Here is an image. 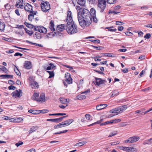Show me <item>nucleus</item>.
Instances as JSON below:
<instances>
[{
    "label": "nucleus",
    "instance_id": "f257e3e1",
    "mask_svg": "<svg viewBox=\"0 0 152 152\" xmlns=\"http://www.w3.org/2000/svg\"><path fill=\"white\" fill-rule=\"evenodd\" d=\"M90 12L87 9H83L82 12L78 13V20L80 25L83 28L88 26L91 24L92 17Z\"/></svg>",
    "mask_w": 152,
    "mask_h": 152
},
{
    "label": "nucleus",
    "instance_id": "f03ea898",
    "mask_svg": "<svg viewBox=\"0 0 152 152\" xmlns=\"http://www.w3.org/2000/svg\"><path fill=\"white\" fill-rule=\"evenodd\" d=\"M66 21V29L68 34L72 35L77 33L78 31L77 26L75 24L73 20L71 11L68 12Z\"/></svg>",
    "mask_w": 152,
    "mask_h": 152
},
{
    "label": "nucleus",
    "instance_id": "7ed1b4c3",
    "mask_svg": "<svg viewBox=\"0 0 152 152\" xmlns=\"http://www.w3.org/2000/svg\"><path fill=\"white\" fill-rule=\"evenodd\" d=\"M92 3H97V10L101 12H103L106 7V1L105 0H88Z\"/></svg>",
    "mask_w": 152,
    "mask_h": 152
},
{
    "label": "nucleus",
    "instance_id": "20e7f679",
    "mask_svg": "<svg viewBox=\"0 0 152 152\" xmlns=\"http://www.w3.org/2000/svg\"><path fill=\"white\" fill-rule=\"evenodd\" d=\"M41 7L42 11L46 12L50 9V4L48 1L44 2L41 4Z\"/></svg>",
    "mask_w": 152,
    "mask_h": 152
},
{
    "label": "nucleus",
    "instance_id": "39448f33",
    "mask_svg": "<svg viewBox=\"0 0 152 152\" xmlns=\"http://www.w3.org/2000/svg\"><path fill=\"white\" fill-rule=\"evenodd\" d=\"M34 30L36 31H38L40 33H42L45 34L47 32L46 28L42 26H34Z\"/></svg>",
    "mask_w": 152,
    "mask_h": 152
},
{
    "label": "nucleus",
    "instance_id": "423d86ee",
    "mask_svg": "<svg viewBox=\"0 0 152 152\" xmlns=\"http://www.w3.org/2000/svg\"><path fill=\"white\" fill-rule=\"evenodd\" d=\"M139 139L138 137L134 136L129 138L127 140H125L124 142L125 143H132L137 141Z\"/></svg>",
    "mask_w": 152,
    "mask_h": 152
},
{
    "label": "nucleus",
    "instance_id": "0eeeda50",
    "mask_svg": "<svg viewBox=\"0 0 152 152\" xmlns=\"http://www.w3.org/2000/svg\"><path fill=\"white\" fill-rule=\"evenodd\" d=\"M68 116V115H66L61 117L59 118H58L48 119L47 120V121L58 123L61 122L63 118L66 117H67Z\"/></svg>",
    "mask_w": 152,
    "mask_h": 152
},
{
    "label": "nucleus",
    "instance_id": "6e6552de",
    "mask_svg": "<svg viewBox=\"0 0 152 152\" xmlns=\"http://www.w3.org/2000/svg\"><path fill=\"white\" fill-rule=\"evenodd\" d=\"M127 108V106L126 105H123L119 106L116 109L117 110L118 114L121 113L123 112Z\"/></svg>",
    "mask_w": 152,
    "mask_h": 152
},
{
    "label": "nucleus",
    "instance_id": "1a4fd4ad",
    "mask_svg": "<svg viewBox=\"0 0 152 152\" xmlns=\"http://www.w3.org/2000/svg\"><path fill=\"white\" fill-rule=\"evenodd\" d=\"M96 80L95 83H94L96 85L99 86H100L102 84H103L104 83L106 82L105 80H103L100 78H98L97 77L95 78Z\"/></svg>",
    "mask_w": 152,
    "mask_h": 152
},
{
    "label": "nucleus",
    "instance_id": "9d476101",
    "mask_svg": "<svg viewBox=\"0 0 152 152\" xmlns=\"http://www.w3.org/2000/svg\"><path fill=\"white\" fill-rule=\"evenodd\" d=\"M22 91L19 90V91L18 90H16L13 92L12 94V96L15 98L19 97L22 96Z\"/></svg>",
    "mask_w": 152,
    "mask_h": 152
},
{
    "label": "nucleus",
    "instance_id": "9b49d317",
    "mask_svg": "<svg viewBox=\"0 0 152 152\" xmlns=\"http://www.w3.org/2000/svg\"><path fill=\"white\" fill-rule=\"evenodd\" d=\"M23 8H24L25 10L26 11L28 12H29L30 13H31L32 10V7L28 3H26L24 4Z\"/></svg>",
    "mask_w": 152,
    "mask_h": 152
},
{
    "label": "nucleus",
    "instance_id": "f8f14e48",
    "mask_svg": "<svg viewBox=\"0 0 152 152\" xmlns=\"http://www.w3.org/2000/svg\"><path fill=\"white\" fill-rule=\"evenodd\" d=\"M49 28L50 30L52 31H55L54 22L53 20H51L50 21L49 23Z\"/></svg>",
    "mask_w": 152,
    "mask_h": 152
},
{
    "label": "nucleus",
    "instance_id": "ddd939ff",
    "mask_svg": "<svg viewBox=\"0 0 152 152\" xmlns=\"http://www.w3.org/2000/svg\"><path fill=\"white\" fill-rule=\"evenodd\" d=\"M23 0H19L18 1L16 2V6L19 5V7H17V8H20L21 9H23L24 7V5H23Z\"/></svg>",
    "mask_w": 152,
    "mask_h": 152
},
{
    "label": "nucleus",
    "instance_id": "4468645a",
    "mask_svg": "<svg viewBox=\"0 0 152 152\" xmlns=\"http://www.w3.org/2000/svg\"><path fill=\"white\" fill-rule=\"evenodd\" d=\"M24 67L27 69H29L31 68V62L30 61H26L24 64Z\"/></svg>",
    "mask_w": 152,
    "mask_h": 152
},
{
    "label": "nucleus",
    "instance_id": "2eb2a0df",
    "mask_svg": "<svg viewBox=\"0 0 152 152\" xmlns=\"http://www.w3.org/2000/svg\"><path fill=\"white\" fill-rule=\"evenodd\" d=\"M66 26L64 24H61L58 25L56 27V29L57 30H59V31H62L64 29H66Z\"/></svg>",
    "mask_w": 152,
    "mask_h": 152
},
{
    "label": "nucleus",
    "instance_id": "dca6fc26",
    "mask_svg": "<svg viewBox=\"0 0 152 152\" xmlns=\"http://www.w3.org/2000/svg\"><path fill=\"white\" fill-rule=\"evenodd\" d=\"M37 101H42L43 102H45V94L43 93H41L40 94L39 98L38 99Z\"/></svg>",
    "mask_w": 152,
    "mask_h": 152
},
{
    "label": "nucleus",
    "instance_id": "f3484780",
    "mask_svg": "<svg viewBox=\"0 0 152 152\" xmlns=\"http://www.w3.org/2000/svg\"><path fill=\"white\" fill-rule=\"evenodd\" d=\"M23 119L22 118H10V122H19L23 121Z\"/></svg>",
    "mask_w": 152,
    "mask_h": 152
},
{
    "label": "nucleus",
    "instance_id": "a211bd4d",
    "mask_svg": "<svg viewBox=\"0 0 152 152\" xmlns=\"http://www.w3.org/2000/svg\"><path fill=\"white\" fill-rule=\"evenodd\" d=\"M107 106V105L106 104H101L99 105H97L96 107V109L97 110H100L104 108Z\"/></svg>",
    "mask_w": 152,
    "mask_h": 152
},
{
    "label": "nucleus",
    "instance_id": "6ab92c4d",
    "mask_svg": "<svg viewBox=\"0 0 152 152\" xmlns=\"http://www.w3.org/2000/svg\"><path fill=\"white\" fill-rule=\"evenodd\" d=\"M31 87L33 88H37L39 85L38 83L36 81H34L31 84Z\"/></svg>",
    "mask_w": 152,
    "mask_h": 152
},
{
    "label": "nucleus",
    "instance_id": "aec40b11",
    "mask_svg": "<svg viewBox=\"0 0 152 152\" xmlns=\"http://www.w3.org/2000/svg\"><path fill=\"white\" fill-rule=\"evenodd\" d=\"M39 94L38 93L34 92L33 95L32 97V99L34 100H36L37 101L38 96Z\"/></svg>",
    "mask_w": 152,
    "mask_h": 152
},
{
    "label": "nucleus",
    "instance_id": "412c9836",
    "mask_svg": "<svg viewBox=\"0 0 152 152\" xmlns=\"http://www.w3.org/2000/svg\"><path fill=\"white\" fill-rule=\"evenodd\" d=\"M78 4L81 6H84L86 4V0H76Z\"/></svg>",
    "mask_w": 152,
    "mask_h": 152
},
{
    "label": "nucleus",
    "instance_id": "4be33fe9",
    "mask_svg": "<svg viewBox=\"0 0 152 152\" xmlns=\"http://www.w3.org/2000/svg\"><path fill=\"white\" fill-rule=\"evenodd\" d=\"M28 112L33 114H37L39 113V110H34L30 109L28 110Z\"/></svg>",
    "mask_w": 152,
    "mask_h": 152
},
{
    "label": "nucleus",
    "instance_id": "5701e85b",
    "mask_svg": "<svg viewBox=\"0 0 152 152\" xmlns=\"http://www.w3.org/2000/svg\"><path fill=\"white\" fill-rule=\"evenodd\" d=\"M5 27V24L3 22L0 21V31H4Z\"/></svg>",
    "mask_w": 152,
    "mask_h": 152
},
{
    "label": "nucleus",
    "instance_id": "b1692460",
    "mask_svg": "<svg viewBox=\"0 0 152 152\" xmlns=\"http://www.w3.org/2000/svg\"><path fill=\"white\" fill-rule=\"evenodd\" d=\"M14 66V70L16 74L20 76L21 75V73L19 71V69H18V68L16 67V66L13 65Z\"/></svg>",
    "mask_w": 152,
    "mask_h": 152
},
{
    "label": "nucleus",
    "instance_id": "393cba45",
    "mask_svg": "<svg viewBox=\"0 0 152 152\" xmlns=\"http://www.w3.org/2000/svg\"><path fill=\"white\" fill-rule=\"evenodd\" d=\"M24 24L28 28H34V26L33 25L28 23L26 22H24Z\"/></svg>",
    "mask_w": 152,
    "mask_h": 152
},
{
    "label": "nucleus",
    "instance_id": "a878e982",
    "mask_svg": "<svg viewBox=\"0 0 152 152\" xmlns=\"http://www.w3.org/2000/svg\"><path fill=\"white\" fill-rule=\"evenodd\" d=\"M40 33L36 32L33 35V37H36L37 39H40L41 38V35Z\"/></svg>",
    "mask_w": 152,
    "mask_h": 152
},
{
    "label": "nucleus",
    "instance_id": "bb28decb",
    "mask_svg": "<svg viewBox=\"0 0 152 152\" xmlns=\"http://www.w3.org/2000/svg\"><path fill=\"white\" fill-rule=\"evenodd\" d=\"M86 98L85 95H83L81 94H79L76 96V98L78 99H84Z\"/></svg>",
    "mask_w": 152,
    "mask_h": 152
},
{
    "label": "nucleus",
    "instance_id": "cd10ccee",
    "mask_svg": "<svg viewBox=\"0 0 152 152\" xmlns=\"http://www.w3.org/2000/svg\"><path fill=\"white\" fill-rule=\"evenodd\" d=\"M58 100L63 104H65L67 102V99L63 98H60Z\"/></svg>",
    "mask_w": 152,
    "mask_h": 152
},
{
    "label": "nucleus",
    "instance_id": "c85d7f7f",
    "mask_svg": "<svg viewBox=\"0 0 152 152\" xmlns=\"http://www.w3.org/2000/svg\"><path fill=\"white\" fill-rule=\"evenodd\" d=\"M3 17L5 18H8L10 17L8 10H6L4 12Z\"/></svg>",
    "mask_w": 152,
    "mask_h": 152
},
{
    "label": "nucleus",
    "instance_id": "c756f323",
    "mask_svg": "<svg viewBox=\"0 0 152 152\" xmlns=\"http://www.w3.org/2000/svg\"><path fill=\"white\" fill-rule=\"evenodd\" d=\"M86 143V142H81L77 143L75 144L74 146H81L85 144Z\"/></svg>",
    "mask_w": 152,
    "mask_h": 152
},
{
    "label": "nucleus",
    "instance_id": "7c9ffc66",
    "mask_svg": "<svg viewBox=\"0 0 152 152\" xmlns=\"http://www.w3.org/2000/svg\"><path fill=\"white\" fill-rule=\"evenodd\" d=\"M119 94V92L117 90H115L113 91L112 94L111 95V97H113L117 96Z\"/></svg>",
    "mask_w": 152,
    "mask_h": 152
},
{
    "label": "nucleus",
    "instance_id": "2f4dec72",
    "mask_svg": "<svg viewBox=\"0 0 152 152\" xmlns=\"http://www.w3.org/2000/svg\"><path fill=\"white\" fill-rule=\"evenodd\" d=\"M49 65L50 66H48L47 67V70H50L51 69H54L55 67V66H54L53 64L52 63H50L49 64Z\"/></svg>",
    "mask_w": 152,
    "mask_h": 152
},
{
    "label": "nucleus",
    "instance_id": "473e14b6",
    "mask_svg": "<svg viewBox=\"0 0 152 152\" xmlns=\"http://www.w3.org/2000/svg\"><path fill=\"white\" fill-rule=\"evenodd\" d=\"M90 12L91 14V15L92 17L93 15H96V10L94 8H91Z\"/></svg>",
    "mask_w": 152,
    "mask_h": 152
},
{
    "label": "nucleus",
    "instance_id": "72a5a7b5",
    "mask_svg": "<svg viewBox=\"0 0 152 152\" xmlns=\"http://www.w3.org/2000/svg\"><path fill=\"white\" fill-rule=\"evenodd\" d=\"M105 56L107 57H116L115 55H113V53H106L103 54Z\"/></svg>",
    "mask_w": 152,
    "mask_h": 152
},
{
    "label": "nucleus",
    "instance_id": "f704fd0d",
    "mask_svg": "<svg viewBox=\"0 0 152 152\" xmlns=\"http://www.w3.org/2000/svg\"><path fill=\"white\" fill-rule=\"evenodd\" d=\"M48 35L47 37H50V38H52L53 37H54L56 36L55 32H53V31H52L51 32H50V33H48Z\"/></svg>",
    "mask_w": 152,
    "mask_h": 152
},
{
    "label": "nucleus",
    "instance_id": "c9c22d12",
    "mask_svg": "<svg viewBox=\"0 0 152 152\" xmlns=\"http://www.w3.org/2000/svg\"><path fill=\"white\" fill-rule=\"evenodd\" d=\"M66 115L65 113H53L52 114H50L49 115V116H53V115Z\"/></svg>",
    "mask_w": 152,
    "mask_h": 152
},
{
    "label": "nucleus",
    "instance_id": "e433bc0d",
    "mask_svg": "<svg viewBox=\"0 0 152 152\" xmlns=\"http://www.w3.org/2000/svg\"><path fill=\"white\" fill-rule=\"evenodd\" d=\"M25 30L26 31V33L30 36L32 35L34 33L33 31H29L27 30V28H25Z\"/></svg>",
    "mask_w": 152,
    "mask_h": 152
},
{
    "label": "nucleus",
    "instance_id": "4c0bfd02",
    "mask_svg": "<svg viewBox=\"0 0 152 152\" xmlns=\"http://www.w3.org/2000/svg\"><path fill=\"white\" fill-rule=\"evenodd\" d=\"M47 72L49 74V78H51L54 76V74L53 71H47Z\"/></svg>",
    "mask_w": 152,
    "mask_h": 152
},
{
    "label": "nucleus",
    "instance_id": "58836bf2",
    "mask_svg": "<svg viewBox=\"0 0 152 152\" xmlns=\"http://www.w3.org/2000/svg\"><path fill=\"white\" fill-rule=\"evenodd\" d=\"M107 1L109 4H114L118 0H107Z\"/></svg>",
    "mask_w": 152,
    "mask_h": 152
},
{
    "label": "nucleus",
    "instance_id": "ea45409f",
    "mask_svg": "<svg viewBox=\"0 0 152 152\" xmlns=\"http://www.w3.org/2000/svg\"><path fill=\"white\" fill-rule=\"evenodd\" d=\"M0 77H2L3 78H10V75H0Z\"/></svg>",
    "mask_w": 152,
    "mask_h": 152
},
{
    "label": "nucleus",
    "instance_id": "a19ab883",
    "mask_svg": "<svg viewBox=\"0 0 152 152\" xmlns=\"http://www.w3.org/2000/svg\"><path fill=\"white\" fill-rule=\"evenodd\" d=\"M65 81L69 84L72 83V79L71 77L66 79Z\"/></svg>",
    "mask_w": 152,
    "mask_h": 152
},
{
    "label": "nucleus",
    "instance_id": "79ce46f5",
    "mask_svg": "<svg viewBox=\"0 0 152 152\" xmlns=\"http://www.w3.org/2000/svg\"><path fill=\"white\" fill-rule=\"evenodd\" d=\"M152 143V142H151V139H150L145 140L144 142V143L145 144H150Z\"/></svg>",
    "mask_w": 152,
    "mask_h": 152
},
{
    "label": "nucleus",
    "instance_id": "37998d69",
    "mask_svg": "<svg viewBox=\"0 0 152 152\" xmlns=\"http://www.w3.org/2000/svg\"><path fill=\"white\" fill-rule=\"evenodd\" d=\"M110 112L111 113H116V115H118V112H117V110L116 108L110 111Z\"/></svg>",
    "mask_w": 152,
    "mask_h": 152
},
{
    "label": "nucleus",
    "instance_id": "c03bdc74",
    "mask_svg": "<svg viewBox=\"0 0 152 152\" xmlns=\"http://www.w3.org/2000/svg\"><path fill=\"white\" fill-rule=\"evenodd\" d=\"M129 149V152H134L137 151L136 149L133 147H130V149Z\"/></svg>",
    "mask_w": 152,
    "mask_h": 152
},
{
    "label": "nucleus",
    "instance_id": "a18cd8bd",
    "mask_svg": "<svg viewBox=\"0 0 152 152\" xmlns=\"http://www.w3.org/2000/svg\"><path fill=\"white\" fill-rule=\"evenodd\" d=\"M39 113H48L49 112V110L46 109H44L42 110H39Z\"/></svg>",
    "mask_w": 152,
    "mask_h": 152
},
{
    "label": "nucleus",
    "instance_id": "49530a36",
    "mask_svg": "<svg viewBox=\"0 0 152 152\" xmlns=\"http://www.w3.org/2000/svg\"><path fill=\"white\" fill-rule=\"evenodd\" d=\"M36 130V127L34 126H33L30 129L29 132L30 133H32L33 132L35 131Z\"/></svg>",
    "mask_w": 152,
    "mask_h": 152
},
{
    "label": "nucleus",
    "instance_id": "de8ad7c7",
    "mask_svg": "<svg viewBox=\"0 0 152 152\" xmlns=\"http://www.w3.org/2000/svg\"><path fill=\"white\" fill-rule=\"evenodd\" d=\"M2 71L5 73H7L8 70L4 66H2Z\"/></svg>",
    "mask_w": 152,
    "mask_h": 152
},
{
    "label": "nucleus",
    "instance_id": "09e8293b",
    "mask_svg": "<svg viewBox=\"0 0 152 152\" xmlns=\"http://www.w3.org/2000/svg\"><path fill=\"white\" fill-rule=\"evenodd\" d=\"M69 122H67V120L61 123L63 125V127L69 125Z\"/></svg>",
    "mask_w": 152,
    "mask_h": 152
},
{
    "label": "nucleus",
    "instance_id": "8fccbe9b",
    "mask_svg": "<svg viewBox=\"0 0 152 152\" xmlns=\"http://www.w3.org/2000/svg\"><path fill=\"white\" fill-rule=\"evenodd\" d=\"M117 134V132H113L110 134L108 136V137H110L114 136Z\"/></svg>",
    "mask_w": 152,
    "mask_h": 152
},
{
    "label": "nucleus",
    "instance_id": "3c124183",
    "mask_svg": "<svg viewBox=\"0 0 152 152\" xmlns=\"http://www.w3.org/2000/svg\"><path fill=\"white\" fill-rule=\"evenodd\" d=\"M90 41H91L92 42H93L94 43H97L98 44L100 43V41L98 39H95V40L91 39V40H90Z\"/></svg>",
    "mask_w": 152,
    "mask_h": 152
},
{
    "label": "nucleus",
    "instance_id": "603ef678",
    "mask_svg": "<svg viewBox=\"0 0 152 152\" xmlns=\"http://www.w3.org/2000/svg\"><path fill=\"white\" fill-rule=\"evenodd\" d=\"M33 17L34 15H33V14H30L28 15V19L29 20L31 21L33 18Z\"/></svg>",
    "mask_w": 152,
    "mask_h": 152
},
{
    "label": "nucleus",
    "instance_id": "864d4df0",
    "mask_svg": "<svg viewBox=\"0 0 152 152\" xmlns=\"http://www.w3.org/2000/svg\"><path fill=\"white\" fill-rule=\"evenodd\" d=\"M125 33L126 35L129 36H131L133 34L132 33L129 31H126L125 32Z\"/></svg>",
    "mask_w": 152,
    "mask_h": 152
},
{
    "label": "nucleus",
    "instance_id": "5fc2aeb1",
    "mask_svg": "<svg viewBox=\"0 0 152 152\" xmlns=\"http://www.w3.org/2000/svg\"><path fill=\"white\" fill-rule=\"evenodd\" d=\"M55 34H56V36H61L62 35V33L59 31L55 32Z\"/></svg>",
    "mask_w": 152,
    "mask_h": 152
},
{
    "label": "nucleus",
    "instance_id": "6e6d98bb",
    "mask_svg": "<svg viewBox=\"0 0 152 152\" xmlns=\"http://www.w3.org/2000/svg\"><path fill=\"white\" fill-rule=\"evenodd\" d=\"M23 144V142H22L21 141H20L18 142V143H16L15 144V145L17 147H18L20 145H22V144Z\"/></svg>",
    "mask_w": 152,
    "mask_h": 152
},
{
    "label": "nucleus",
    "instance_id": "4d7b16f0",
    "mask_svg": "<svg viewBox=\"0 0 152 152\" xmlns=\"http://www.w3.org/2000/svg\"><path fill=\"white\" fill-rule=\"evenodd\" d=\"M65 77L66 79H69V78H71L70 75L69 73H66L65 74Z\"/></svg>",
    "mask_w": 152,
    "mask_h": 152
},
{
    "label": "nucleus",
    "instance_id": "13d9d810",
    "mask_svg": "<svg viewBox=\"0 0 152 152\" xmlns=\"http://www.w3.org/2000/svg\"><path fill=\"white\" fill-rule=\"evenodd\" d=\"M111 28H114L113 26H112V27H110L107 28L108 29V30L110 31L115 32L117 30V29L116 28H115L114 29H112Z\"/></svg>",
    "mask_w": 152,
    "mask_h": 152
},
{
    "label": "nucleus",
    "instance_id": "bf43d9fd",
    "mask_svg": "<svg viewBox=\"0 0 152 152\" xmlns=\"http://www.w3.org/2000/svg\"><path fill=\"white\" fill-rule=\"evenodd\" d=\"M151 37V35L149 33L146 34V35L144 36V38H145L148 39H149Z\"/></svg>",
    "mask_w": 152,
    "mask_h": 152
},
{
    "label": "nucleus",
    "instance_id": "052dcab7",
    "mask_svg": "<svg viewBox=\"0 0 152 152\" xmlns=\"http://www.w3.org/2000/svg\"><path fill=\"white\" fill-rule=\"evenodd\" d=\"M94 48L97 50H101L102 49V47L101 46H93Z\"/></svg>",
    "mask_w": 152,
    "mask_h": 152
},
{
    "label": "nucleus",
    "instance_id": "680f3d73",
    "mask_svg": "<svg viewBox=\"0 0 152 152\" xmlns=\"http://www.w3.org/2000/svg\"><path fill=\"white\" fill-rule=\"evenodd\" d=\"M92 18H93V21L95 23H97L98 22V20L96 18V15H93L92 16Z\"/></svg>",
    "mask_w": 152,
    "mask_h": 152
},
{
    "label": "nucleus",
    "instance_id": "e2e57ef3",
    "mask_svg": "<svg viewBox=\"0 0 152 152\" xmlns=\"http://www.w3.org/2000/svg\"><path fill=\"white\" fill-rule=\"evenodd\" d=\"M10 149H11L12 150H14L16 149V146H15L13 144H12L11 145V148H10Z\"/></svg>",
    "mask_w": 152,
    "mask_h": 152
},
{
    "label": "nucleus",
    "instance_id": "0e129e2a",
    "mask_svg": "<svg viewBox=\"0 0 152 152\" xmlns=\"http://www.w3.org/2000/svg\"><path fill=\"white\" fill-rule=\"evenodd\" d=\"M85 117L87 120H89L90 119L91 115L90 114H87L85 115Z\"/></svg>",
    "mask_w": 152,
    "mask_h": 152
},
{
    "label": "nucleus",
    "instance_id": "69168bd1",
    "mask_svg": "<svg viewBox=\"0 0 152 152\" xmlns=\"http://www.w3.org/2000/svg\"><path fill=\"white\" fill-rule=\"evenodd\" d=\"M119 141H117V142H111L110 143L111 145H117L119 144Z\"/></svg>",
    "mask_w": 152,
    "mask_h": 152
},
{
    "label": "nucleus",
    "instance_id": "338daca9",
    "mask_svg": "<svg viewBox=\"0 0 152 152\" xmlns=\"http://www.w3.org/2000/svg\"><path fill=\"white\" fill-rule=\"evenodd\" d=\"M120 12V11H117L115 10L114 9L112 13L114 15L117 14Z\"/></svg>",
    "mask_w": 152,
    "mask_h": 152
},
{
    "label": "nucleus",
    "instance_id": "774afa93",
    "mask_svg": "<svg viewBox=\"0 0 152 152\" xmlns=\"http://www.w3.org/2000/svg\"><path fill=\"white\" fill-rule=\"evenodd\" d=\"M121 8V6L119 5H118L114 7V9L117 11H119L118 10Z\"/></svg>",
    "mask_w": 152,
    "mask_h": 152
}]
</instances>
